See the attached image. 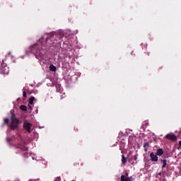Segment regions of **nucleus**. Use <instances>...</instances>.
Wrapping results in <instances>:
<instances>
[{"label": "nucleus", "instance_id": "obj_1", "mask_svg": "<svg viewBox=\"0 0 181 181\" xmlns=\"http://www.w3.org/2000/svg\"><path fill=\"white\" fill-rule=\"evenodd\" d=\"M42 39H40L39 42L37 45H34L31 49L33 53L37 54V56H42V50L43 49V48H40V46H44V47H46V45L42 43Z\"/></svg>", "mask_w": 181, "mask_h": 181}, {"label": "nucleus", "instance_id": "obj_2", "mask_svg": "<svg viewBox=\"0 0 181 181\" xmlns=\"http://www.w3.org/2000/svg\"><path fill=\"white\" fill-rule=\"evenodd\" d=\"M19 128V119L16 118L15 114L12 113L11 116V129L15 131Z\"/></svg>", "mask_w": 181, "mask_h": 181}, {"label": "nucleus", "instance_id": "obj_3", "mask_svg": "<svg viewBox=\"0 0 181 181\" xmlns=\"http://www.w3.org/2000/svg\"><path fill=\"white\" fill-rule=\"evenodd\" d=\"M23 128L28 132V134H30L31 129H32V123H29L27 121H25L23 125Z\"/></svg>", "mask_w": 181, "mask_h": 181}, {"label": "nucleus", "instance_id": "obj_4", "mask_svg": "<svg viewBox=\"0 0 181 181\" xmlns=\"http://www.w3.org/2000/svg\"><path fill=\"white\" fill-rule=\"evenodd\" d=\"M165 138L170 141H177V136L173 134H168L165 135Z\"/></svg>", "mask_w": 181, "mask_h": 181}, {"label": "nucleus", "instance_id": "obj_5", "mask_svg": "<svg viewBox=\"0 0 181 181\" xmlns=\"http://www.w3.org/2000/svg\"><path fill=\"white\" fill-rule=\"evenodd\" d=\"M150 158H151V162H158V155H156V153L155 154V153L151 152L150 153Z\"/></svg>", "mask_w": 181, "mask_h": 181}, {"label": "nucleus", "instance_id": "obj_6", "mask_svg": "<svg viewBox=\"0 0 181 181\" xmlns=\"http://www.w3.org/2000/svg\"><path fill=\"white\" fill-rule=\"evenodd\" d=\"M156 154L157 155V156H162V155L163 154V149L158 148Z\"/></svg>", "mask_w": 181, "mask_h": 181}, {"label": "nucleus", "instance_id": "obj_7", "mask_svg": "<svg viewBox=\"0 0 181 181\" xmlns=\"http://www.w3.org/2000/svg\"><path fill=\"white\" fill-rule=\"evenodd\" d=\"M160 160L163 163L162 169H163V168H166V165L168 163V160H166V159H164V160L160 159Z\"/></svg>", "mask_w": 181, "mask_h": 181}, {"label": "nucleus", "instance_id": "obj_8", "mask_svg": "<svg viewBox=\"0 0 181 181\" xmlns=\"http://www.w3.org/2000/svg\"><path fill=\"white\" fill-rule=\"evenodd\" d=\"M148 148H149V143L146 142L144 144V149L145 152H148Z\"/></svg>", "mask_w": 181, "mask_h": 181}, {"label": "nucleus", "instance_id": "obj_9", "mask_svg": "<svg viewBox=\"0 0 181 181\" xmlns=\"http://www.w3.org/2000/svg\"><path fill=\"white\" fill-rule=\"evenodd\" d=\"M49 70H50L51 71H56L57 68H56V66H55L54 65L51 64V65L49 66Z\"/></svg>", "mask_w": 181, "mask_h": 181}, {"label": "nucleus", "instance_id": "obj_10", "mask_svg": "<svg viewBox=\"0 0 181 181\" xmlns=\"http://www.w3.org/2000/svg\"><path fill=\"white\" fill-rule=\"evenodd\" d=\"M127 158H125V156L124 155H122V163H123V165H125V163H127Z\"/></svg>", "mask_w": 181, "mask_h": 181}, {"label": "nucleus", "instance_id": "obj_11", "mask_svg": "<svg viewBox=\"0 0 181 181\" xmlns=\"http://www.w3.org/2000/svg\"><path fill=\"white\" fill-rule=\"evenodd\" d=\"M35 101V97L33 96H31L30 98H29V104H30L32 105V104H33V102Z\"/></svg>", "mask_w": 181, "mask_h": 181}, {"label": "nucleus", "instance_id": "obj_12", "mask_svg": "<svg viewBox=\"0 0 181 181\" xmlns=\"http://www.w3.org/2000/svg\"><path fill=\"white\" fill-rule=\"evenodd\" d=\"M20 110H21L22 111H28V107L25 105H22L20 107Z\"/></svg>", "mask_w": 181, "mask_h": 181}, {"label": "nucleus", "instance_id": "obj_13", "mask_svg": "<svg viewBox=\"0 0 181 181\" xmlns=\"http://www.w3.org/2000/svg\"><path fill=\"white\" fill-rule=\"evenodd\" d=\"M22 151H23L25 153H24V155H27V153H28V147H26V146H23V148H22Z\"/></svg>", "mask_w": 181, "mask_h": 181}, {"label": "nucleus", "instance_id": "obj_14", "mask_svg": "<svg viewBox=\"0 0 181 181\" xmlns=\"http://www.w3.org/2000/svg\"><path fill=\"white\" fill-rule=\"evenodd\" d=\"M120 181H128V180H127V177H125V175H122L120 177Z\"/></svg>", "mask_w": 181, "mask_h": 181}, {"label": "nucleus", "instance_id": "obj_15", "mask_svg": "<svg viewBox=\"0 0 181 181\" xmlns=\"http://www.w3.org/2000/svg\"><path fill=\"white\" fill-rule=\"evenodd\" d=\"M134 158H130L129 160V163H131L132 165H134V163H135V161H134Z\"/></svg>", "mask_w": 181, "mask_h": 181}, {"label": "nucleus", "instance_id": "obj_16", "mask_svg": "<svg viewBox=\"0 0 181 181\" xmlns=\"http://www.w3.org/2000/svg\"><path fill=\"white\" fill-rule=\"evenodd\" d=\"M4 124L8 125V124H9V119H8V118L4 119Z\"/></svg>", "mask_w": 181, "mask_h": 181}, {"label": "nucleus", "instance_id": "obj_17", "mask_svg": "<svg viewBox=\"0 0 181 181\" xmlns=\"http://www.w3.org/2000/svg\"><path fill=\"white\" fill-rule=\"evenodd\" d=\"M6 141H7V142H11V141H12V138H11V137H7V138H6Z\"/></svg>", "mask_w": 181, "mask_h": 181}, {"label": "nucleus", "instance_id": "obj_18", "mask_svg": "<svg viewBox=\"0 0 181 181\" xmlns=\"http://www.w3.org/2000/svg\"><path fill=\"white\" fill-rule=\"evenodd\" d=\"M132 159H133V160H136L138 159V157L136 156H134L132 158Z\"/></svg>", "mask_w": 181, "mask_h": 181}, {"label": "nucleus", "instance_id": "obj_19", "mask_svg": "<svg viewBox=\"0 0 181 181\" xmlns=\"http://www.w3.org/2000/svg\"><path fill=\"white\" fill-rule=\"evenodd\" d=\"M62 178H60V177H57L55 178V181H61Z\"/></svg>", "mask_w": 181, "mask_h": 181}, {"label": "nucleus", "instance_id": "obj_20", "mask_svg": "<svg viewBox=\"0 0 181 181\" xmlns=\"http://www.w3.org/2000/svg\"><path fill=\"white\" fill-rule=\"evenodd\" d=\"M23 96L24 98H26V97H27V94H26V93H25V91L23 92Z\"/></svg>", "mask_w": 181, "mask_h": 181}, {"label": "nucleus", "instance_id": "obj_21", "mask_svg": "<svg viewBox=\"0 0 181 181\" xmlns=\"http://www.w3.org/2000/svg\"><path fill=\"white\" fill-rule=\"evenodd\" d=\"M162 175V172L158 173V176H161Z\"/></svg>", "mask_w": 181, "mask_h": 181}, {"label": "nucleus", "instance_id": "obj_22", "mask_svg": "<svg viewBox=\"0 0 181 181\" xmlns=\"http://www.w3.org/2000/svg\"><path fill=\"white\" fill-rule=\"evenodd\" d=\"M179 145L181 146V141H179Z\"/></svg>", "mask_w": 181, "mask_h": 181}, {"label": "nucleus", "instance_id": "obj_23", "mask_svg": "<svg viewBox=\"0 0 181 181\" xmlns=\"http://www.w3.org/2000/svg\"><path fill=\"white\" fill-rule=\"evenodd\" d=\"M29 108H30L32 110V106L30 105H28Z\"/></svg>", "mask_w": 181, "mask_h": 181}]
</instances>
